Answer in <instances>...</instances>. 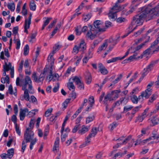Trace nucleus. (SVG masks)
<instances>
[{
    "mask_svg": "<svg viewBox=\"0 0 159 159\" xmlns=\"http://www.w3.org/2000/svg\"><path fill=\"white\" fill-rule=\"evenodd\" d=\"M159 16V7H156L151 9L150 7H144L142 9V11L139 14L134 16L132 23H136L138 26L143 25L145 18L149 20L155 18L156 16Z\"/></svg>",
    "mask_w": 159,
    "mask_h": 159,
    "instance_id": "nucleus-1",
    "label": "nucleus"
},
{
    "mask_svg": "<svg viewBox=\"0 0 159 159\" xmlns=\"http://www.w3.org/2000/svg\"><path fill=\"white\" fill-rule=\"evenodd\" d=\"M102 22L99 20H96L93 22V26L89 25V30L86 34V36L90 39H94L97 34L99 32H103L105 31L106 29L103 27Z\"/></svg>",
    "mask_w": 159,
    "mask_h": 159,
    "instance_id": "nucleus-2",
    "label": "nucleus"
},
{
    "mask_svg": "<svg viewBox=\"0 0 159 159\" xmlns=\"http://www.w3.org/2000/svg\"><path fill=\"white\" fill-rule=\"evenodd\" d=\"M24 138L25 140H23L22 143L21 151L24 152L27 145V143L30 142V150L33 148V146L37 141L36 138H34V133L32 130H26L24 135Z\"/></svg>",
    "mask_w": 159,
    "mask_h": 159,
    "instance_id": "nucleus-3",
    "label": "nucleus"
},
{
    "mask_svg": "<svg viewBox=\"0 0 159 159\" xmlns=\"http://www.w3.org/2000/svg\"><path fill=\"white\" fill-rule=\"evenodd\" d=\"M124 0H118L117 2L115 3V5L111 9L108 14V16L110 19H112L113 20L116 19V13L118 11H116V10H117L118 8V3L122 2Z\"/></svg>",
    "mask_w": 159,
    "mask_h": 159,
    "instance_id": "nucleus-4",
    "label": "nucleus"
},
{
    "mask_svg": "<svg viewBox=\"0 0 159 159\" xmlns=\"http://www.w3.org/2000/svg\"><path fill=\"white\" fill-rule=\"evenodd\" d=\"M22 90L27 89V85H28V89L29 90H31L32 89V82L31 78L28 76H25V79L22 81Z\"/></svg>",
    "mask_w": 159,
    "mask_h": 159,
    "instance_id": "nucleus-5",
    "label": "nucleus"
},
{
    "mask_svg": "<svg viewBox=\"0 0 159 159\" xmlns=\"http://www.w3.org/2000/svg\"><path fill=\"white\" fill-rule=\"evenodd\" d=\"M32 17V15L30 13V16L28 18V19L26 18L24 24V32L27 34H28L27 29H29L30 27V25L31 23V19Z\"/></svg>",
    "mask_w": 159,
    "mask_h": 159,
    "instance_id": "nucleus-6",
    "label": "nucleus"
},
{
    "mask_svg": "<svg viewBox=\"0 0 159 159\" xmlns=\"http://www.w3.org/2000/svg\"><path fill=\"white\" fill-rule=\"evenodd\" d=\"M13 115L11 117V121L14 123L15 125V127L16 131V133L19 135H20V130H19V127L17 123V118L16 115Z\"/></svg>",
    "mask_w": 159,
    "mask_h": 159,
    "instance_id": "nucleus-7",
    "label": "nucleus"
},
{
    "mask_svg": "<svg viewBox=\"0 0 159 159\" xmlns=\"http://www.w3.org/2000/svg\"><path fill=\"white\" fill-rule=\"evenodd\" d=\"M155 64V62L154 61H152L146 68L143 69V72L147 75L149 71L153 69Z\"/></svg>",
    "mask_w": 159,
    "mask_h": 159,
    "instance_id": "nucleus-8",
    "label": "nucleus"
},
{
    "mask_svg": "<svg viewBox=\"0 0 159 159\" xmlns=\"http://www.w3.org/2000/svg\"><path fill=\"white\" fill-rule=\"evenodd\" d=\"M153 135L148 138L143 140H142L141 145H143L146 143L147 142L149 141L152 139H157V140L159 139V134L157 135L156 134L154 133L152 134Z\"/></svg>",
    "mask_w": 159,
    "mask_h": 159,
    "instance_id": "nucleus-9",
    "label": "nucleus"
},
{
    "mask_svg": "<svg viewBox=\"0 0 159 159\" xmlns=\"http://www.w3.org/2000/svg\"><path fill=\"white\" fill-rule=\"evenodd\" d=\"M124 136H122V137H120V138L118 139L117 140H118V141H121V142H120V145H124L126 144L129 140H130L131 139V136H129L126 138L124 139Z\"/></svg>",
    "mask_w": 159,
    "mask_h": 159,
    "instance_id": "nucleus-10",
    "label": "nucleus"
},
{
    "mask_svg": "<svg viewBox=\"0 0 159 159\" xmlns=\"http://www.w3.org/2000/svg\"><path fill=\"white\" fill-rule=\"evenodd\" d=\"M98 68L101 73L103 75H106L108 73L107 70L103 66L101 63H99L98 64Z\"/></svg>",
    "mask_w": 159,
    "mask_h": 159,
    "instance_id": "nucleus-11",
    "label": "nucleus"
},
{
    "mask_svg": "<svg viewBox=\"0 0 159 159\" xmlns=\"http://www.w3.org/2000/svg\"><path fill=\"white\" fill-rule=\"evenodd\" d=\"M29 111V109L26 108L23 109L20 108V120H24L26 114H28Z\"/></svg>",
    "mask_w": 159,
    "mask_h": 159,
    "instance_id": "nucleus-12",
    "label": "nucleus"
},
{
    "mask_svg": "<svg viewBox=\"0 0 159 159\" xmlns=\"http://www.w3.org/2000/svg\"><path fill=\"white\" fill-rule=\"evenodd\" d=\"M79 51H82L83 53H84V51L86 48V46L84 40H82L80 43L78 47Z\"/></svg>",
    "mask_w": 159,
    "mask_h": 159,
    "instance_id": "nucleus-13",
    "label": "nucleus"
},
{
    "mask_svg": "<svg viewBox=\"0 0 159 159\" xmlns=\"http://www.w3.org/2000/svg\"><path fill=\"white\" fill-rule=\"evenodd\" d=\"M3 66L4 72L3 73V75L4 76H6L7 75L6 72L9 70L11 69V65L10 63L8 64L6 63L5 64L3 65Z\"/></svg>",
    "mask_w": 159,
    "mask_h": 159,
    "instance_id": "nucleus-14",
    "label": "nucleus"
},
{
    "mask_svg": "<svg viewBox=\"0 0 159 159\" xmlns=\"http://www.w3.org/2000/svg\"><path fill=\"white\" fill-rule=\"evenodd\" d=\"M120 90L119 89L118 90H116L111 92V98L112 97V100L116 99L117 98L119 97V93L120 92Z\"/></svg>",
    "mask_w": 159,
    "mask_h": 159,
    "instance_id": "nucleus-15",
    "label": "nucleus"
},
{
    "mask_svg": "<svg viewBox=\"0 0 159 159\" xmlns=\"http://www.w3.org/2000/svg\"><path fill=\"white\" fill-rule=\"evenodd\" d=\"M111 96L110 93H108L104 97V99L103 101L104 105H108V101H110L111 100Z\"/></svg>",
    "mask_w": 159,
    "mask_h": 159,
    "instance_id": "nucleus-16",
    "label": "nucleus"
},
{
    "mask_svg": "<svg viewBox=\"0 0 159 159\" xmlns=\"http://www.w3.org/2000/svg\"><path fill=\"white\" fill-rule=\"evenodd\" d=\"M150 37L149 36L148 37L147 40H146L143 43H141V44L138 46L136 48H134V47H133L132 49H133L134 50V52H136L137 51H138L140 49H141L143 46H144L146 43H148L150 39Z\"/></svg>",
    "mask_w": 159,
    "mask_h": 159,
    "instance_id": "nucleus-17",
    "label": "nucleus"
},
{
    "mask_svg": "<svg viewBox=\"0 0 159 159\" xmlns=\"http://www.w3.org/2000/svg\"><path fill=\"white\" fill-rule=\"evenodd\" d=\"M150 95L145 91L143 92L139 96L138 98V101L142 102L143 100V97L145 98H148Z\"/></svg>",
    "mask_w": 159,
    "mask_h": 159,
    "instance_id": "nucleus-18",
    "label": "nucleus"
},
{
    "mask_svg": "<svg viewBox=\"0 0 159 159\" xmlns=\"http://www.w3.org/2000/svg\"><path fill=\"white\" fill-rule=\"evenodd\" d=\"M89 129V127L85 126L84 125L82 126L81 129L78 131V133L81 135L85 134L88 131Z\"/></svg>",
    "mask_w": 159,
    "mask_h": 159,
    "instance_id": "nucleus-19",
    "label": "nucleus"
},
{
    "mask_svg": "<svg viewBox=\"0 0 159 159\" xmlns=\"http://www.w3.org/2000/svg\"><path fill=\"white\" fill-rule=\"evenodd\" d=\"M149 120L153 126L159 123V119L156 116H153Z\"/></svg>",
    "mask_w": 159,
    "mask_h": 159,
    "instance_id": "nucleus-20",
    "label": "nucleus"
},
{
    "mask_svg": "<svg viewBox=\"0 0 159 159\" xmlns=\"http://www.w3.org/2000/svg\"><path fill=\"white\" fill-rule=\"evenodd\" d=\"M35 121L36 120L35 119L31 118L30 122L29 127L26 129V130H32L34 127V124Z\"/></svg>",
    "mask_w": 159,
    "mask_h": 159,
    "instance_id": "nucleus-21",
    "label": "nucleus"
},
{
    "mask_svg": "<svg viewBox=\"0 0 159 159\" xmlns=\"http://www.w3.org/2000/svg\"><path fill=\"white\" fill-rule=\"evenodd\" d=\"M139 3V2L138 4L135 5L134 7H133L130 8L128 11H124V14H125L126 16H127L128 15L132 13L134 11H135V9H136V7Z\"/></svg>",
    "mask_w": 159,
    "mask_h": 159,
    "instance_id": "nucleus-22",
    "label": "nucleus"
},
{
    "mask_svg": "<svg viewBox=\"0 0 159 159\" xmlns=\"http://www.w3.org/2000/svg\"><path fill=\"white\" fill-rule=\"evenodd\" d=\"M92 16V15L91 13L86 14H84L83 15L82 20L85 22H87L89 20Z\"/></svg>",
    "mask_w": 159,
    "mask_h": 159,
    "instance_id": "nucleus-23",
    "label": "nucleus"
},
{
    "mask_svg": "<svg viewBox=\"0 0 159 159\" xmlns=\"http://www.w3.org/2000/svg\"><path fill=\"white\" fill-rule=\"evenodd\" d=\"M125 97L121 98L120 100L117 101L116 102L114 103L112 105H113V107H118L120 104L122 103L123 101H124Z\"/></svg>",
    "mask_w": 159,
    "mask_h": 159,
    "instance_id": "nucleus-24",
    "label": "nucleus"
},
{
    "mask_svg": "<svg viewBox=\"0 0 159 159\" xmlns=\"http://www.w3.org/2000/svg\"><path fill=\"white\" fill-rule=\"evenodd\" d=\"M14 154V149L13 148H11L7 151V155L8 158H11L13 156Z\"/></svg>",
    "mask_w": 159,
    "mask_h": 159,
    "instance_id": "nucleus-25",
    "label": "nucleus"
},
{
    "mask_svg": "<svg viewBox=\"0 0 159 159\" xmlns=\"http://www.w3.org/2000/svg\"><path fill=\"white\" fill-rule=\"evenodd\" d=\"M154 82H152L151 83L149 84L147 86V89L145 91V92L149 94L150 95L152 94V90L150 89V87L152 85Z\"/></svg>",
    "mask_w": 159,
    "mask_h": 159,
    "instance_id": "nucleus-26",
    "label": "nucleus"
},
{
    "mask_svg": "<svg viewBox=\"0 0 159 159\" xmlns=\"http://www.w3.org/2000/svg\"><path fill=\"white\" fill-rule=\"evenodd\" d=\"M61 26V22L57 24L55 28L54 29L52 32V34L51 35L52 36H53L55 35V34L57 33V31L59 30V29L60 28Z\"/></svg>",
    "mask_w": 159,
    "mask_h": 159,
    "instance_id": "nucleus-27",
    "label": "nucleus"
},
{
    "mask_svg": "<svg viewBox=\"0 0 159 159\" xmlns=\"http://www.w3.org/2000/svg\"><path fill=\"white\" fill-rule=\"evenodd\" d=\"M98 131V128L96 127L93 128L91 130V133L89 134V137H94Z\"/></svg>",
    "mask_w": 159,
    "mask_h": 159,
    "instance_id": "nucleus-28",
    "label": "nucleus"
},
{
    "mask_svg": "<svg viewBox=\"0 0 159 159\" xmlns=\"http://www.w3.org/2000/svg\"><path fill=\"white\" fill-rule=\"evenodd\" d=\"M38 110L37 109H34L30 111H28L27 116L29 117H32L35 115V112H38Z\"/></svg>",
    "mask_w": 159,
    "mask_h": 159,
    "instance_id": "nucleus-29",
    "label": "nucleus"
},
{
    "mask_svg": "<svg viewBox=\"0 0 159 159\" xmlns=\"http://www.w3.org/2000/svg\"><path fill=\"white\" fill-rule=\"evenodd\" d=\"M24 98L27 101H29L30 100V97L28 93V91L27 89H24Z\"/></svg>",
    "mask_w": 159,
    "mask_h": 159,
    "instance_id": "nucleus-30",
    "label": "nucleus"
},
{
    "mask_svg": "<svg viewBox=\"0 0 159 159\" xmlns=\"http://www.w3.org/2000/svg\"><path fill=\"white\" fill-rule=\"evenodd\" d=\"M95 117L93 114H90L89 116L86 118V123H89L92 121L94 119Z\"/></svg>",
    "mask_w": 159,
    "mask_h": 159,
    "instance_id": "nucleus-31",
    "label": "nucleus"
},
{
    "mask_svg": "<svg viewBox=\"0 0 159 159\" xmlns=\"http://www.w3.org/2000/svg\"><path fill=\"white\" fill-rule=\"evenodd\" d=\"M30 8L31 10L34 11L36 10V5L34 3V1L32 0L31 1L30 5Z\"/></svg>",
    "mask_w": 159,
    "mask_h": 159,
    "instance_id": "nucleus-32",
    "label": "nucleus"
},
{
    "mask_svg": "<svg viewBox=\"0 0 159 159\" xmlns=\"http://www.w3.org/2000/svg\"><path fill=\"white\" fill-rule=\"evenodd\" d=\"M148 108H146L143 113L142 116L139 118V120L141 121L146 116V113L148 110Z\"/></svg>",
    "mask_w": 159,
    "mask_h": 159,
    "instance_id": "nucleus-33",
    "label": "nucleus"
},
{
    "mask_svg": "<svg viewBox=\"0 0 159 159\" xmlns=\"http://www.w3.org/2000/svg\"><path fill=\"white\" fill-rule=\"evenodd\" d=\"M61 47V46L57 44H55L53 47L52 52L53 53H56L59 50Z\"/></svg>",
    "mask_w": 159,
    "mask_h": 159,
    "instance_id": "nucleus-34",
    "label": "nucleus"
},
{
    "mask_svg": "<svg viewBox=\"0 0 159 159\" xmlns=\"http://www.w3.org/2000/svg\"><path fill=\"white\" fill-rule=\"evenodd\" d=\"M107 42L104 43L102 45L99 47L98 48V51H102V50H105L107 47Z\"/></svg>",
    "mask_w": 159,
    "mask_h": 159,
    "instance_id": "nucleus-35",
    "label": "nucleus"
},
{
    "mask_svg": "<svg viewBox=\"0 0 159 159\" xmlns=\"http://www.w3.org/2000/svg\"><path fill=\"white\" fill-rule=\"evenodd\" d=\"M119 60H120V57H114L111 59L107 61V63H110L111 62H114Z\"/></svg>",
    "mask_w": 159,
    "mask_h": 159,
    "instance_id": "nucleus-36",
    "label": "nucleus"
},
{
    "mask_svg": "<svg viewBox=\"0 0 159 159\" xmlns=\"http://www.w3.org/2000/svg\"><path fill=\"white\" fill-rule=\"evenodd\" d=\"M29 46L28 44L26 45L24 48V55L26 56L28 55L29 52Z\"/></svg>",
    "mask_w": 159,
    "mask_h": 159,
    "instance_id": "nucleus-37",
    "label": "nucleus"
},
{
    "mask_svg": "<svg viewBox=\"0 0 159 159\" xmlns=\"http://www.w3.org/2000/svg\"><path fill=\"white\" fill-rule=\"evenodd\" d=\"M141 107L142 106L140 105L135 107L132 110L131 114H132L133 115H134L136 112H137L139 110Z\"/></svg>",
    "mask_w": 159,
    "mask_h": 159,
    "instance_id": "nucleus-38",
    "label": "nucleus"
},
{
    "mask_svg": "<svg viewBox=\"0 0 159 159\" xmlns=\"http://www.w3.org/2000/svg\"><path fill=\"white\" fill-rule=\"evenodd\" d=\"M89 102L90 107H92L94 103V98L93 96L90 97L89 99Z\"/></svg>",
    "mask_w": 159,
    "mask_h": 159,
    "instance_id": "nucleus-39",
    "label": "nucleus"
},
{
    "mask_svg": "<svg viewBox=\"0 0 159 159\" xmlns=\"http://www.w3.org/2000/svg\"><path fill=\"white\" fill-rule=\"evenodd\" d=\"M13 140V138L12 137L9 136L8 137V141L7 143V146L9 147H10Z\"/></svg>",
    "mask_w": 159,
    "mask_h": 159,
    "instance_id": "nucleus-40",
    "label": "nucleus"
},
{
    "mask_svg": "<svg viewBox=\"0 0 159 159\" xmlns=\"http://www.w3.org/2000/svg\"><path fill=\"white\" fill-rule=\"evenodd\" d=\"M122 75L121 74H120L118 75L117 77L112 82L113 83V84L117 83L119 82L120 80L122 78Z\"/></svg>",
    "mask_w": 159,
    "mask_h": 159,
    "instance_id": "nucleus-41",
    "label": "nucleus"
},
{
    "mask_svg": "<svg viewBox=\"0 0 159 159\" xmlns=\"http://www.w3.org/2000/svg\"><path fill=\"white\" fill-rule=\"evenodd\" d=\"M131 100L133 103L136 104L137 103L138 101V98L137 96L135 95H133L131 97Z\"/></svg>",
    "mask_w": 159,
    "mask_h": 159,
    "instance_id": "nucleus-42",
    "label": "nucleus"
},
{
    "mask_svg": "<svg viewBox=\"0 0 159 159\" xmlns=\"http://www.w3.org/2000/svg\"><path fill=\"white\" fill-rule=\"evenodd\" d=\"M86 82L88 84H89L91 82V77L90 74H88L85 77Z\"/></svg>",
    "mask_w": 159,
    "mask_h": 159,
    "instance_id": "nucleus-43",
    "label": "nucleus"
},
{
    "mask_svg": "<svg viewBox=\"0 0 159 159\" xmlns=\"http://www.w3.org/2000/svg\"><path fill=\"white\" fill-rule=\"evenodd\" d=\"M57 20L56 19H55L49 25L48 27L47 28L49 29V30H50L52 28L53 26L55 25L57 22Z\"/></svg>",
    "mask_w": 159,
    "mask_h": 159,
    "instance_id": "nucleus-44",
    "label": "nucleus"
},
{
    "mask_svg": "<svg viewBox=\"0 0 159 159\" xmlns=\"http://www.w3.org/2000/svg\"><path fill=\"white\" fill-rule=\"evenodd\" d=\"M72 80L74 82H75V84L77 85H78L80 83V82H81L79 77L77 76H75L73 78Z\"/></svg>",
    "mask_w": 159,
    "mask_h": 159,
    "instance_id": "nucleus-45",
    "label": "nucleus"
},
{
    "mask_svg": "<svg viewBox=\"0 0 159 159\" xmlns=\"http://www.w3.org/2000/svg\"><path fill=\"white\" fill-rule=\"evenodd\" d=\"M88 1L87 0H84L83 2L81 3L80 5L79 6L78 8L76 9L77 11H79V10L81 9L83 7L84 5L85 4V3L87 2Z\"/></svg>",
    "mask_w": 159,
    "mask_h": 159,
    "instance_id": "nucleus-46",
    "label": "nucleus"
},
{
    "mask_svg": "<svg viewBox=\"0 0 159 159\" xmlns=\"http://www.w3.org/2000/svg\"><path fill=\"white\" fill-rule=\"evenodd\" d=\"M53 109L52 108H50L48 109L45 112V115L47 117H48L52 112Z\"/></svg>",
    "mask_w": 159,
    "mask_h": 159,
    "instance_id": "nucleus-47",
    "label": "nucleus"
},
{
    "mask_svg": "<svg viewBox=\"0 0 159 159\" xmlns=\"http://www.w3.org/2000/svg\"><path fill=\"white\" fill-rule=\"evenodd\" d=\"M60 87V85L59 83H56V85L54 87L52 91L54 93L57 92L59 89Z\"/></svg>",
    "mask_w": 159,
    "mask_h": 159,
    "instance_id": "nucleus-48",
    "label": "nucleus"
},
{
    "mask_svg": "<svg viewBox=\"0 0 159 159\" xmlns=\"http://www.w3.org/2000/svg\"><path fill=\"white\" fill-rule=\"evenodd\" d=\"M67 87L70 90L71 89L74 90L75 87L72 82H69L67 84Z\"/></svg>",
    "mask_w": 159,
    "mask_h": 159,
    "instance_id": "nucleus-49",
    "label": "nucleus"
},
{
    "mask_svg": "<svg viewBox=\"0 0 159 159\" xmlns=\"http://www.w3.org/2000/svg\"><path fill=\"white\" fill-rule=\"evenodd\" d=\"M80 126V125H76L72 130V132L73 133H76L79 129Z\"/></svg>",
    "mask_w": 159,
    "mask_h": 159,
    "instance_id": "nucleus-50",
    "label": "nucleus"
},
{
    "mask_svg": "<svg viewBox=\"0 0 159 159\" xmlns=\"http://www.w3.org/2000/svg\"><path fill=\"white\" fill-rule=\"evenodd\" d=\"M133 47H130L128 49V51L125 53V55L123 57H120V60H122L124 59L125 57H126L128 55L129 53V51H131V50L132 49Z\"/></svg>",
    "mask_w": 159,
    "mask_h": 159,
    "instance_id": "nucleus-51",
    "label": "nucleus"
},
{
    "mask_svg": "<svg viewBox=\"0 0 159 159\" xmlns=\"http://www.w3.org/2000/svg\"><path fill=\"white\" fill-rule=\"evenodd\" d=\"M32 78L33 80L35 82L38 81V78L36 75V73L35 72H34L32 74Z\"/></svg>",
    "mask_w": 159,
    "mask_h": 159,
    "instance_id": "nucleus-52",
    "label": "nucleus"
},
{
    "mask_svg": "<svg viewBox=\"0 0 159 159\" xmlns=\"http://www.w3.org/2000/svg\"><path fill=\"white\" fill-rule=\"evenodd\" d=\"M8 92H9V93L10 94H14L15 96L16 95V93H13V89H12V86L11 85H10L9 86V87H8Z\"/></svg>",
    "mask_w": 159,
    "mask_h": 159,
    "instance_id": "nucleus-53",
    "label": "nucleus"
},
{
    "mask_svg": "<svg viewBox=\"0 0 159 159\" xmlns=\"http://www.w3.org/2000/svg\"><path fill=\"white\" fill-rule=\"evenodd\" d=\"M19 30V27L18 26H16L13 28L12 30L13 34L16 35L18 34V31Z\"/></svg>",
    "mask_w": 159,
    "mask_h": 159,
    "instance_id": "nucleus-54",
    "label": "nucleus"
},
{
    "mask_svg": "<svg viewBox=\"0 0 159 159\" xmlns=\"http://www.w3.org/2000/svg\"><path fill=\"white\" fill-rule=\"evenodd\" d=\"M52 18H47L46 20L44 21L43 25L46 26L49 23L50 21L52 19Z\"/></svg>",
    "mask_w": 159,
    "mask_h": 159,
    "instance_id": "nucleus-55",
    "label": "nucleus"
},
{
    "mask_svg": "<svg viewBox=\"0 0 159 159\" xmlns=\"http://www.w3.org/2000/svg\"><path fill=\"white\" fill-rule=\"evenodd\" d=\"M159 38H157L156 39L151 45L150 48H152L156 45L159 42V40L158 39Z\"/></svg>",
    "mask_w": 159,
    "mask_h": 159,
    "instance_id": "nucleus-56",
    "label": "nucleus"
},
{
    "mask_svg": "<svg viewBox=\"0 0 159 159\" xmlns=\"http://www.w3.org/2000/svg\"><path fill=\"white\" fill-rule=\"evenodd\" d=\"M8 8L11 11H13L15 9L14 5L12 4H9L7 6Z\"/></svg>",
    "mask_w": 159,
    "mask_h": 159,
    "instance_id": "nucleus-57",
    "label": "nucleus"
},
{
    "mask_svg": "<svg viewBox=\"0 0 159 159\" xmlns=\"http://www.w3.org/2000/svg\"><path fill=\"white\" fill-rule=\"evenodd\" d=\"M144 28H141L138 31L135 33L134 34V35L135 36V37H137L138 35H140L141 33L144 30Z\"/></svg>",
    "mask_w": 159,
    "mask_h": 159,
    "instance_id": "nucleus-58",
    "label": "nucleus"
},
{
    "mask_svg": "<svg viewBox=\"0 0 159 159\" xmlns=\"http://www.w3.org/2000/svg\"><path fill=\"white\" fill-rule=\"evenodd\" d=\"M116 123L115 122H114L111 124L110 125V127H111V130L112 131L116 127Z\"/></svg>",
    "mask_w": 159,
    "mask_h": 159,
    "instance_id": "nucleus-59",
    "label": "nucleus"
},
{
    "mask_svg": "<svg viewBox=\"0 0 159 159\" xmlns=\"http://www.w3.org/2000/svg\"><path fill=\"white\" fill-rule=\"evenodd\" d=\"M125 20V19L124 18L120 17L119 18H118L116 19V21L117 22H118V23H121L123 22H124Z\"/></svg>",
    "mask_w": 159,
    "mask_h": 159,
    "instance_id": "nucleus-60",
    "label": "nucleus"
},
{
    "mask_svg": "<svg viewBox=\"0 0 159 159\" xmlns=\"http://www.w3.org/2000/svg\"><path fill=\"white\" fill-rule=\"evenodd\" d=\"M31 67L26 68L25 69V73L27 75H30L31 73V71L30 70Z\"/></svg>",
    "mask_w": 159,
    "mask_h": 159,
    "instance_id": "nucleus-61",
    "label": "nucleus"
},
{
    "mask_svg": "<svg viewBox=\"0 0 159 159\" xmlns=\"http://www.w3.org/2000/svg\"><path fill=\"white\" fill-rule=\"evenodd\" d=\"M67 134H63V133L62 134H61V141L62 142H64L66 138L67 137Z\"/></svg>",
    "mask_w": 159,
    "mask_h": 159,
    "instance_id": "nucleus-62",
    "label": "nucleus"
},
{
    "mask_svg": "<svg viewBox=\"0 0 159 159\" xmlns=\"http://www.w3.org/2000/svg\"><path fill=\"white\" fill-rule=\"evenodd\" d=\"M24 65V67L25 68L30 67V66L28 59H26L25 60Z\"/></svg>",
    "mask_w": 159,
    "mask_h": 159,
    "instance_id": "nucleus-63",
    "label": "nucleus"
},
{
    "mask_svg": "<svg viewBox=\"0 0 159 159\" xmlns=\"http://www.w3.org/2000/svg\"><path fill=\"white\" fill-rule=\"evenodd\" d=\"M157 96L155 94H153L152 96L151 97L149 101L150 102H152L154 100L156 99L157 98Z\"/></svg>",
    "mask_w": 159,
    "mask_h": 159,
    "instance_id": "nucleus-64",
    "label": "nucleus"
}]
</instances>
